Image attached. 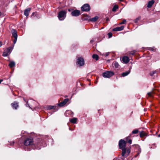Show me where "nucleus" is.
I'll return each mask as SVG.
<instances>
[{
    "instance_id": "nucleus-1",
    "label": "nucleus",
    "mask_w": 160,
    "mask_h": 160,
    "mask_svg": "<svg viewBox=\"0 0 160 160\" xmlns=\"http://www.w3.org/2000/svg\"><path fill=\"white\" fill-rule=\"evenodd\" d=\"M119 144L120 148L122 150V156H124L126 152V142L124 140L121 139L119 141Z\"/></svg>"
},
{
    "instance_id": "nucleus-2",
    "label": "nucleus",
    "mask_w": 160,
    "mask_h": 160,
    "mask_svg": "<svg viewBox=\"0 0 160 160\" xmlns=\"http://www.w3.org/2000/svg\"><path fill=\"white\" fill-rule=\"evenodd\" d=\"M67 11L63 10L59 12L58 14V18L60 20H63L66 18Z\"/></svg>"
},
{
    "instance_id": "nucleus-3",
    "label": "nucleus",
    "mask_w": 160,
    "mask_h": 160,
    "mask_svg": "<svg viewBox=\"0 0 160 160\" xmlns=\"http://www.w3.org/2000/svg\"><path fill=\"white\" fill-rule=\"evenodd\" d=\"M114 74V72L112 71H107L102 73V76L104 78H109Z\"/></svg>"
},
{
    "instance_id": "nucleus-4",
    "label": "nucleus",
    "mask_w": 160,
    "mask_h": 160,
    "mask_svg": "<svg viewBox=\"0 0 160 160\" xmlns=\"http://www.w3.org/2000/svg\"><path fill=\"white\" fill-rule=\"evenodd\" d=\"M24 144L26 146L32 145L33 144V139L32 138H27L24 142Z\"/></svg>"
},
{
    "instance_id": "nucleus-5",
    "label": "nucleus",
    "mask_w": 160,
    "mask_h": 160,
    "mask_svg": "<svg viewBox=\"0 0 160 160\" xmlns=\"http://www.w3.org/2000/svg\"><path fill=\"white\" fill-rule=\"evenodd\" d=\"M12 50L11 47H9L5 50L3 52L2 55L4 57H6L9 55Z\"/></svg>"
},
{
    "instance_id": "nucleus-6",
    "label": "nucleus",
    "mask_w": 160,
    "mask_h": 160,
    "mask_svg": "<svg viewBox=\"0 0 160 160\" xmlns=\"http://www.w3.org/2000/svg\"><path fill=\"white\" fill-rule=\"evenodd\" d=\"M81 9L82 11H89L90 9V6L88 4H85L82 7Z\"/></svg>"
},
{
    "instance_id": "nucleus-7",
    "label": "nucleus",
    "mask_w": 160,
    "mask_h": 160,
    "mask_svg": "<svg viewBox=\"0 0 160 160\" xmlns=\"http://www.w3.org/2000/svg\"><path fill=\"white\" fill-rule=\"evenodd\" d=\"M78 64L80 66H83L84 64V59L81 58H78L77 62Z\"/></svg>"
},
{
    "instance_id": "nucleus-8",
    "label": "nucleus",
    "mask_w": 160,
    "mask_h": 160,
    "mask_svg": "<svg viewBox=\"0 0 160 160\" xmlns=\"http://www.w3.org/2000/svg\"><path fill=\"white\" fill-rule=\"evenodd\" d=\"M80 12L78 10H75L72 12V15L73 16L77 17L80 14Z\"/></svg>"
},
{
    "instance_id": "nucleus-9",
    "label": "nucleus",
    "mask_w": 160,
    "mask_h": 160,
    "mask_svg": "<svg viewBox=\"0 0 160 160\" xmlns=\"http://www.w3.org/2000/svg\"><path fill=\"white\" fill-rule=\"evenodd\" d=\"M69 100L68 99L66 98L65 99L64 101L58 104V105L60 107H62L64 105L68 102Z\"/></svg>"
},
{
    "instance_id": "nucleus-10",
    "label": "nucleus",
    "mask_w": 160,
    "mask_h": 160,
    "mask_svg": "<svg viewBox=\"0 0 160 160\" xmlns=\"http://www.w3.org/2000/svg\"><path fill=\"white\" fill-rule=\"evenodd\" d=\"M122 60L123 62L125 63H127L129 61V59L127 56H124L122 58Z\"/></svg>"
},
{
    "instance_id": "nucleus-11",
    "label": "nucleus",
    "mask_w": 160,
    "mask_h": 160,
    "mask_svg": "<svg viewBox=\"0 0 160 160\" xmlns=\"http://www.w3.org/2000/svg\"><path fill=\"white\" fill-rule=\"evenodd\" d=\"M11 32L12 36L14 38H17L18 35L16 30L15 29H12L11 30Z\"/></svg>"
},
{
    "instance_id": "nucleus-12",
    "label": "nucleus",
    "mask_w": 160,
    "mask_h": 160,
    "mask_svg": "<svg viewBox=\"0 0 160 160\" xmlns=\"http://www.w3.org/2000/svg\"><path fill=\"white\" fill-rule=\"evenodd\" d=\"M124 28V27L122 26L120 27H118L114 28L112 30L114 31H120L123 30Z\"/></svg>"
},
{
    "instance_id": "nucleus-13",
    "label": "nucleus",
    "mask_w": 160,
    "mask_h": 160,
    "mask_svg": "<svg viewBox=\"0 0 160 160\" xmlns=\"http://www.w3.org/2000/svg\"><path fill=\"white\" fill-rule=\"evenodd\" d=\"M31 10L30 8H28L25 9L24 12V14L26 16H28L29 15V12Z\"/></svg>"
},
{
    "instance_id": "nucleus-14",
    "label": "nucleus",
    "mask_w": 160,
    "mask_h": 160,
    "mask_svg": "<svg viewBox=\"0 0 160 160\" xmlns=\"http://www.w3.org/2000/svg\"><path fill=\"white\" fill-rule=\"evenodd\" d=\"M154 3V1L152 0L148 2L147 5V7L148 8H151Z\"/></svg>"
},
{
    "instance_id": "nucleus-15",
    "label": "nucleus",
    "mask_w": 160,
    "mask_h": 160,
    "mask_svg": "<svg viewBox=\"0 0 160 160\" xmlns=\"http://www.w3.org/2000/svg\"><path fill=\"white\" fill-rule=\"evenodd\" d=\"M112 64L114 66V67L116 68H119L120 67V66L117 62H113Z\"/></svg>"
},
{
    "instance_id": "nucleus-16",
    "label": "nucleus",
    "mask_w": 160,
    "mask_h": 160,
    "mask_svg": "<svg viewBox=\"0 0 160 160\" xmlns=\"http://www.w3.org/2000/svg\"><path fill=\"white\" fill-rule=\"evenodd\" d=\"M12 105L13 108L15 109H17L18 106V103L16 102H14V103H12Z\"/></svg>"
},
{
    "instance_id": "nucleus-17",
    "label": "nucleus",
    "mask_w": 160,
    "mask_h": 160,
    "mask_svg": "<svg viewBox=\"0 0 160 160\" xmlns=\"http://www.w3.org/2000/svg\"><path fill=\"white\" fill-rule=\"evenodd\" d=\"M77 119L76 118H73L72 119H70V121L72 123H76Z\"/></svg>"
},
{
    "instance_id": "nucleus-18",
    "label": "nucleus",
    "mask_w": 160,
    "mask_h": 160,
    "mask_svg": "<svg viewBox=\"0 0 160 160\" xmlns=\"http://www.w3.org/2000/svg\"><path fill=\"white\" fill-rule=\"evenodd\" d=\"M98 16H96L92 18L90 20L92 22H95L98 20Z\"/></svg>"
},
{
    "instance_id": "nucleus-19",
    "label": "nucleus",
    "mask_w": 160,
    "mask_h": 160,
    "mask_svg": "<svg viewBox=\"0 0 160 160\" xmlns=\"http://www.w3.org/2000/svg\"><path fill=\"white\" fill-rule=\"evenodd\" d=\"M15 65V63L14 62H10V63L9 64V66L10 68H12L14 67Z\"/></svg>"
},
{
    "instance_id": "nucleus-20",
    "label": "nucleus",
    "mask_w": 160,
    "mask_h": 160,
    "mask_svg": "<svg viewBox=\"0 0 160 160\" xmlns=\"http://www.w3.org/2000/svg\"><path fill=\"white\" fill-rule=\"evenodd\" d=\"M130 71H126L125 72H123L122 74V77H125L128 75L130 73Z\"/></svg>"
},
{
    "instance_id": "nucleus-21",
    "label": "nucleus",
    "mask_w": 160,
    "mask_h": 160,
    "mask_svg": "<svg viewBox=\"0 0 160 160\" xmlns=\"http://www.w3.org/2000/svg\"><path fill=\"white\" fill-rule=\"evenodd\" d=\"M92 57L93 58L95 59L96 60H97L98 59V56L97 54L93 55Z\"/></svg>"
},
{
    "instance_id": "nucleus-22",
    "label": "nucleus",
    "mask_w": 160,
    "mask_h": 160,
    "mask_svg": "<svg viewBox=\"0 0 160 160\" xmlns=\"http://www.w3.org/2000/svg\"><path fill=\"white\" fill-rule=\"evenodd\" d=\"M126 139L127 142L129 143L130 144H131L132 140L130 139H129V137H127L126 138Z\"/></svg>"
},
{
    "instance_id": "nucleus-23",
    "label": "nucleus",
    "mask_w": 160,
    "mask_h": 160,
    "mask_svg": "<svg viewBox=\"0 0 160 160\" xmlns=\"http://www.w3.org/2000/svg\"><path fill=\"white\" fill-rule=\"evenodd\" d=\"M118 8V6L117 5H115L113 7L112 9V11L113 12H115L116 9Z\"/></svg>"
},
{
    "instance_id": "nucleus-24",
    "label": "nucleus",
    "mask_w": 160,
    "mask_h": 160,
    "mask_svg": "<svg viewBox=\"0 0 160 160\" xmlns=\"http://www.w3.org/2000/svg\"><path fill=\"white\" fill-rule=\"evenodd\" d=\"M140 135L141 137H142L145 135V133L143 131L140 133Z\"/></svg>"
},
{
    "instance_id": "nucleus-25",
    "label": "nucleus",
    "mask_w": 160,
    "mask_h": 160,
    "mask_svg": "<svg viewBox=\"0 0 160 160\" xmlns=\"http://www.w3.org/2000/svg\"><path fill=\"white\" fill-rule=\"evenodd\" d=\"M156 72H157L156 71H153L152 72H151L150 73V74L151 76H153V75L156 73Z\"/></svg>"
},
{
    "instance_id": "nucleus-26",
    "label": "nucleus",
    "mask_w": 160,
    "mask_h": 160,
    "mask_svg": "<svg viewBox=\"0 0 160 160\" xmlns=\"http://www.w3.org/2000/svg\"><path fill=\"white\" fill-rule=\"evenodd\" d=\"M55 107L54 106H49L48 108L49 109H51L53 108H55Z\"/></svg>"
},
{
    "instance_id": "nucleus-27",
    "label": "nucleus",
    "mask_w": 160,
    "mask_h": 160,
    "mask_svg": "<svg viewBox=\"0 0 160 160\" xmlns=\"http://www.w3.org/2000/svg\"><path fill=\"white\" fill-rule=\"evenodd\" d=\"M138 132V129H135L132 131V133L133 134H136Z\"/></svg>"
},
{
    "instance_id": "nucleus-28",
    "label": "nucleus",
    "mask_w": 160,
    "mask_h": 160,
    "mask_svg": "<svg viewBox=\"0 0 160 160\" xmlns=\"http://www.w3.org/2000/svg\"><path fill=\"white\" fill-rule=\"evenodd\" d=\"M126 22V21L125 19H124L123 20V21L119 23V24H125Z\"/></svg>"
},
{
    "instance_id": "nucleus-29",
    "label": "nucleus",
    "mask_w": 160,
    "mask_h": 160,
    "mask_svg": "<svg viewBox=\"0 0 160 160\" xmlns=\"http://www.w3.org/2000/svg\"><path fill=\"white\" fill-rule=\"evenodd\" d=\"M108 35L109 38H111L112 36V33L111 32H109L108 33Z\"/></svg>"
},
{
    "instance_id": "nucleus-30",
    "label": "nucleus",
    "mask_w": 160,
    "mask_h": 160,
    "mask_svg": "<svg viewBox=\"0 0 160 160\" xmlns=\"http://www.w3.org/2000/svg\"><path fill=\"white\" fill-rule=\"evenodd\" d=\"M148 95L149 96H150V97H152V92H148Z\"/></svg>"
},
{
    "instance_id": "nucleus-31",
    "label": "nucleus",
    "mask_w": 160,
    "mask_h": 160,
    "mask_svg": "<svg viewBox=\"0 0 160 160\" xmlns=\"http://www.w3.org/2000/svg\"><path fill=\"white\" fill-rule=\"evenodd\" d=\"M139 20V19L138 18H137L136 19H135L134 20V22L135 23H137L138 22V20Z\"/></svg>"
},
{
    "instance_id": "nucleus-32",
    "label": "nucleus",
    "mask_w": 160,
    "mask_h": 160,
    "mask_svg": "<svg viewBox=\"0 0 160 160\" xmlns=\"http://www.w3.org/2000/svg\"><path fill=\"white\" fill-rule=\"evenodd\" d=\"M126 152L128 153H129L130 152V150L129 149H128L127 150L126 149Z\"/></svg>"
},
{
    "instance_id": "nucleus-33",
    "label": "nucleus",
    "mask_w": 160,
    "mask_h": 160,
    "mask_svg": "<svg viewBox=\"0 0 160 160\" xmlns=\"http://www.w3.org/2000/svg\"><path fill=\"white\" fill-rule=\"evenodd\" d=\"M135 52L134 51H132L130 53V54H132V55H133L134 54H135Z\"/></svg>"
},
{
    "instance_id": "nucleus-34",
    "label": "nucleus",
    "mask_w": 160,
    "mask_h": 160,
    "mask_svg": "<svg viewBox=\"0 0 160 160\" xmlns=\"http://www.w3.org/2000/svg\"><path fill=\"white\" fill-rule=\"evenodd\" d=\"M17 39V38H14V41H13V42L14 44L16 42Z\"/></svg>"
},
{
    "instance_id": "nucleus-35",
    "label": "nucleus",
    "mask_w": 160,
    "mask_h": 160,
    "mask_svg": "<svg viewBox=\"0 0 160 160\" xmlns=\"http://www.w3.org/2000/svg\"><path fill=\"white\" fill-rule=\"evenodd\" d=\"M93 41H94V40H91L90 42L91 43H92L93 42Z\"/></svg>"
},
{
    "instance_id": "nucleus-36",
    "label": "nucleus",
    "mask_w": 160,
    "mask_h": 160,
    "mask_svg": "<svg viewBox=\"0 0 160 160\" xmlns=\"http://www.w3.org/2000/svg\"><path fill=\"white\" fill-rule=\"evenodd\" d=\"M14 143V142H12L11 144H10V145H13V144Z\"/></svg>"
},
{
    "instance_id": "nucleus-37",
    "label": "nucleus",
    "mask_w": 160,
    "mask_h": 160,
    "mask_svg": "<svg viewBox=\"0 0 160 160\" xmlns=\"http://www.w3.org/2000/svg\"><path fill=\"white\" fill-rule=\"evenodd\" d=\"M2 42H0V47L2 46Z\"/></svg>"
},
{
    "instance_id": "nucleus-38",
    "label": "nucleus",
    "mask_w": 160,
    "mask_h": 160,
    "mask_svg": "<svg viewBox=\"0 0 160 160\" xmlns=\"http://www.w3.org/2000/svg\"><path fill=\"white\" fill-rule=\"evenodd\" d=\"M2 80H0V83L2 81Z\"/></svg>"
},
{
    "instance_id": "nucleus-39",
    "label": "nucleus",
    "mask_w": 160,
    "mask_h": 160,
    "mask_svg": "<svg viewBox=\"0 0 160 160\" xmlns=\"http://www.w3.org/2000/svg\"><path fill=\"white\" fill-rule=\"evenodd\" d=\"M158 137H160V134L158 135Z\"/></svg>"
},
{
    "instance_id": "nucleus-40",
    "label": "nucleus",
    "mask_w": 160,
    "mask_h": 160,
    "mask_svg": "<svg viewBox=\"0 0 160 160\" xmlns=\"http://www.w3.org/2000/svg\"><path fill=\"white\" fill-rule=\"evenodd\" d=\"M120 1H123V0H119Z\"/></svg>"
},
{
    "instance_id": "nucleus-41",
    "label": "nucleus",
    "mask_w": 160,
    "mask_h": 160,
    "mask_svg": "<svg viewBox=\"0 0 160 160\" xmlns=\"http://www.w3.org/2000/svg\"><path fill=\"white\" fill-rule=\"evenodd\" d=\"M69 130H71V128H69Z\"/></svg>"
},
{
    "instance_id": "nucleus-42",
    "label": "nucleus",
    "mask_w": 160,
    "mask_h": 160,
    "mask_svg": "<svg viewBox=\"0 0 160 160\" xmlns=\"http://www.w3.org/2000/svg\"><path fill=\"white\" fill-rule=\"evenodd\" d=\"M1 12H0V16L1 15Z\"/></svg>"
}]
</instances>
